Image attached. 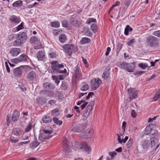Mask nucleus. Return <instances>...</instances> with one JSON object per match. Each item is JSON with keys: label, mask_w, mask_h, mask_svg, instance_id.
Returning <instances> with one entry per match:
<instances>
[{"label": "nucleus", "mask_w": 160, "mask_h": 160, "mask_svg": "<svg viewBox=\"0 0 160 160\" xmlns=\"http://www.w3.org/2000/svg\"><path fill=\"white\" fill-rule=\"evenodd\" d=\"M52 68L53 71V72L56 73H65L67 72L66 69L62 70L60 69L64 68V65L62 64H59L58 62L54 61L51 63Z\"/></svg>", "instance_id": "obj_1"}, {"label": "nucleus", "mask_w": 160, "mask_h": 160, "mask_svg": "<svg viewBox=\"0 0 160 160\" xmlns=\"http://www.w3.org/2000/svg\"><path fill=\"white\" fill-rule=\"evenodd\" d=\"M146 42L148 45L151 47L156 48L159 45L158 38L152 36H150L147 37Z\"/></svg>", "instance_id": "obj_2"}, {"label": "nucleus", "mask_w": 160, "mask_h": 160, "mask_svg": "<svg viewBox=\"0 0 160 160\" xmlns=\"http://www.w3.org/2000/svg\"><path fill=\"white\" fill-rule=\"evenodd\" d=\"M64 148V152L65 155H68L69 153L71 152L72 145L70 142H68L67 139L65 138L62 142Z\"/></svg>", "instance_id": "obj_3"}, {"label": "nucleus", "mask_w": 160, "mask_h": 160, "mask_svg": "<svg viewBox=\"0 0 160 160\" xmlns=\"http://www.w3.org/2000/svg\"><path fill=\"white\" fill-rule=\"evenodd\" d=\"M38 78L37 73L33 71H31L28 72L26 76V79L28 81L34 82L36 81Z\"/></svg>", "instance_id": "obj_4"}, {"label": "nucleus", "mask_w": 160, "mask_h": 160, "mask_svg": "<svg viewBox=\"0 0 160 160\" xmlns=\"http://www.w3.org/2000/svg\"><path fill=\"white\" fill-rule=\"evenodd\" d=\"M94 102L92 101L87 107L83 114V119L84 120H86L89 116L90 112L92 110V107L94 105Z\"/></svg>", "instance_id": "obj_5"}, {"label": "nucleus", "mask_w": 160, "mask_h": 160, "mask_svg": "<svg viewBox=\"0 0 160 160\" xmlns=\"http://www.w3.org/2000/svg\"><path fill=\"white\" fill-rule=\"evenodd\" d=\"M77 148L82 150L85 151L88 153H89L91 151L90 146L85 142H83L82 144H77Z\"/></svg>", "instance_id": "obj_6"}, {"label": "nucleus", "mask_w": 160, "mask_h": 160, "mask_svg": "<svg viewBox=\"0 0 160 160\" xmlns=\"http://www.w3.org/2000/svg\"><path fill=\"white\" fill-rule=\"evenodd\" d=\"M62 48L64 49L65 52L70 56L72 54L74 46L72 44H67L63 45Z\"/></svg>", "instance_id": "obj_7"}, {"label": "nucleus", "mask_w": 160, "mask_h": 160, "mask_svg": "<svg viewBox=\"0 0 160 160\" xmlns=\"http://www.w3.org/2000/svg\"><path fill=\"white\" fill-rule=\"evenodd\" d=\"M101 82V80L99 78L92 79L91 81L92 88L93 90L97 89Z\"/></svg>", "instance_id": "obj_8"}, {"label": "nucleus", "mask_w": 160, "mask_h": 160, "mask_svg": "<svg viewBox=\"0 0 160 160\" xmlns=\"http://www.w3.org/2000/svg\"><path fill=\"white\" fill-rule=\"evenodd\" d=\"M31 42L35 44V49H38L42 48L41 42L36 37H32L30 39Z\"/></svg>", "instance_id": "obj_9"}, {"label": "nucleus", "mask_w": 160, "mask_h": 160, "mask_svg": "<svg viewBox=\"0 0 160 160\" xmlns=\"http://www.w3.org/2000/svg\"><path fill=\"white\" fill-rule=\"evenodd\" d=\"M27 66H21L15 68L13 70V74L15 77L20 76L22 73V69L24 68Z\"/></svg>", "instance_id": "obj_10"}, {"label": "nucleus", "mask_w": 160, "mask_h": 160, "mask_svg": "<svg viewBox=\"0 0 160 160\" xmlns=\"http://www.w3.org/2000/svg\"><path fill=\"white\" fill-rule=\"evenodd\" d=\"M130 99H135L137 96L138 92L135 89L133 88H129L128 90Z\"/></svg>", "instance_id": "obj_11"}, {"label": "nucleus", "mask_w": 160, "mask_h": 160, "mask_svg": "<svg viewBox=\"0 0 160 160\" xmlns=\"http://www.w3.org/2000/svg\"><path fill=\"white\" fill-rule=\"evenodd\" d=\"M86 127V125L85 124H82L81 125L78 124L74 126L72 130L75 132H80L85 129Z\"/></svg>", "instance_id": "obj_12"}, {"label": "nucleus", "mask_w": 160, "mask_h": 160, "mask_svg": "<svg viewBox=\"0 0 160 160\" xmlns=\"http://www.w3.org/2000/svg\"><path fill=\"white\" fill-rule=\"evenodd\" d=\"M87 104L88 102H85L84 101H81L80 102H78L77 103V105H78L80 106V108H81L82 110L84 109ZM79 107H78L76 106H75L74 107L75 109L76 110V111L78 112H80V111L79 109Z\"/></svg>", "instance_id": "obj_13"}, {"label": "nucleus", "mask_w": 160, "mask_h": 160, "mask_svg": "<svg viewBox=\"0 0 160 160\" xmlns=\"http://www.w3.org/2000/svg\"><path fill=\"white\" fill-rule=\"evenodd\" d=\"M75 72V74L73 76V78L77 79H81L82 77V75L80 69L78 66L76 68Z\"/></svg>", "instance_id": "obj_14"}, {"label": "nucleus", "mask_w": 160, "mask_h": 160, "mask_svg": "<svg viewBox=\"0 0 160 160\" xmlns=\"http://www.w3.org/2000/svg\"><path fill=\"white\" fill-rule=\"evenodd\" d=\"M155 125L153 123L147 126L145 130V133L147 135L150 133L153 130L154 128H155Z\"/></svg>", "instance_id": "obj_15"}, {"label": "nucleus", "mask_w": 160, "mask_h": 160, "mask_svg": "<svg viewBox=\"0 0 160 160\" xmlns=\"http://www.w3.org/2000/svg\"><path fill=\"white\" fill-rule=\"evenodd\" d=\"M43 87L45 89L51 90L55 88V86L49 82H46L43 83Z\"/></svg>", "instance_id": "obj_16"}, {"label": "nucleus", "mask_w": 160, "mask_h": 160, "mask_svg": "<svg viewBox=\"0 0 160 160\" xmlns=\"http://www.w3.org/2000/svg\"><path fill=\"white\" fill-rule=\"evenodd\" d=\"M16 38H18L23 42L27 38L26 33L24 32H19L17 35Z\"/></svg>", "instance_id": "obj_17"}, {"label": "nucleus", "mask_w": 160, "mask_h": 160, "mask_svg": "<svg viewBox=\"0 0 160 160\" xmlns=\"http://www.w3.org/2000/svg\"><path fill=\"white\" fill-rule=\"evenodd\" d=\"M91 130L90 129H87L81 133V137L82 138L90 137L91 136Z\"/></svg>", "instance_id": "obj_18"}, {"label": "nucleus", "mask_w": 160, "mask_h": 160, "mask_svg": "<svg viewBox=\"0 0 160 160\" xmlns=\"http://www.w3.org/2000/svg\"><path fill=\"white\" fill-rule=\"evenodd\" d=\"M150 138H147L142 141V146L144 149H147L150 146Z\"/></svg>", "instance_id": "obj_19"}, {"label": "nucleus", "mask_w": 160, "mask_h": 160, "mask_svg": "<svg viewBox=\"0 0 160 160\" xmlns=\"http://www.w3.org/2000/svg\"><path fill=\"white\" fill-rule=\"evenodd\" d=\"M20 52L21 50L19 48H13L11 50L10 53L11 56L14 57L18 55Z\"/></svg>", "instance_id": "obj_20"}, {"label": "nucleus", "mask_w": 160, "mask_h": 160, "mask_svg": "<svg viewBox=\"0 0 160 160\" xmlns=\"http://www.w3.org/2000/svg\"><path fill=\"white\" fill-rule=\"evenodd\" d=\"M151 145L152 147H154L157 145L156 149L159 146L158 145V139L156 137H154L150 139Z\"/></svg>", "instance_id": "obj_21"}, {"label": "nucleus", "mask_w": 160, "mask_h": 160, "mask_svg": "<svg viewBox=\"0 0 160 160\" xmlns=\"http://www.w3.org/2000/svg\"><path fill=\"white\" fill-rule=\"evenodd\" d=\"M50 137H51L49 136H47L43 133H40L38 137V139L42 142H44L45 139H49Z\"/></svg>", "instance_id": "obj_22"}, {"label": "nucleus", "mask_w": 160, "mask_h": 160, "mask_svg": "<svg viewBox=\"0 0 160 160\" xmlns=\"http://www.w3.org/2000/svg\"><path fill=\"white\" fill-rule=\"evenodd\" d=\"M36 56L38 60H43L45 58V54L44 52L42 51L39 52L37 53Z\"/></svg>", "instance_id": "obj_23"}, {"label": "nucleus", "mask_w": 160, "mask_h": 160, "mask_svg": "<svg viewBox=\"0 0 160 160\" xmlns=\"http://www.w3.org/2000/svg\"><path fill=\"white\" fill-rule=\"evenodd\" d=\"M19 113L17 110H15L12 114V121L15 122L16 121L19 117Z\"/></svg>", "instance_id": "obj_24"}, {"label": "nucleus", "mask_w": 160, "mask_h": 160, "mask_svg": "<svg viewBox=\"0 0 160 160\" xmlns=\"http://www.w3.org/2000/svg\"><path fill=\"white\" fill-rule=\"evenodd\" d=\"M10 21L12 23H18L20 22L21 20L19 18L16 16L13 15L10 19Z\"/></svg>", "instance_id": "obj_25"}, {"label": "nucleus", "mask_w": 160, "mask_h": 160, "mask_svg": "<svg viewBox=\"0 0 160 160\" xmlns=\"http://www.w3.org/2000/svg\"><path fill=\"white\" fill-rule=\"evenodd\" d=\"M22 5V1L21 0H19L14 2L12 4V6L14 7H19Z\"/></svg>", "instance_id": "obj_26"}, {"label": "nucleus", "mask_w": 160, "mask_h": 160, "mask_svg": "<svg viewBox=\"0 0 160 160\" xmlns=\"http://www.w3.org/2000/svg\"><path fill=\"white\" fill-rule=\"evenodd\" d=\"M17 39L15 40L13 43V45L14 46L18 47L22 45V44L23 43L21 40L19 39L18 38H17Z\"/></svg>", "instance_id": "obj_27"}, {"label": "nucleus", "mask_w": 160, "mask_h": 160, "mask_svg": "<svg viewBox=\"0 0 160 160\" xmlns=\"http://www.w3.org/2000/svg\"><path fill=\"white\" fill-rule=\"evenodd\" d=\"M91 41L90 39L88 38L84 37L82 38L80 40V43L82 45L85 44L89 43Z\"/></svg>", "instance_id": "obj_28"}, {"label": "nucleus", "mask_w": 160, "mask_h": 160, "mask_svg": "<svg viewBox=\"0 0 160 160\" xmlns=\"http://www.w3.org/2000/svg\"><path fill=\"white\" fill-rule=\"evenodd\" d=\"M135 68V66L131 65L129 63L126 70L128 72H132L134 71Z\"/></svg>", "instance_id": "obj_29"}, {"label": "nucleus", "mask_w": 160, "mask_h": 160, "mask_svg": "<svg viewBox=\"0 0 160 160\" xmlns=\"http://www.w3.org/2000/svg\"><path fill=\"white\" fill-rule=\"evenodd\" d=\"M89 88L88 85L85 82H83L81 84V90L82 91H86Z\"/></svg>", "instance_id": "obj_30"}, {"label": "nucleus", "mask_w": 160, "mask_h": 160, "mask_svg": "<svg viewBox=\"0 0 160 160\" xmlns=\"http://www.w3.org/2000/svg\"><path fill=\"white\" fill-rule=\"evenodd\" d=\"M42 120L44 123H48L52 121V119L50 117L46 115L42 118Z\"/></svg>", "instance_id": "obj_31"}, {"label": "nucleus", "mask_w": 160, "mask_h": 160, "mask_svg": "<svg viewBox=\"0 0 160 160\" xmlns=\"http://www.w3.org/2000/svg\"><path fill=\"white\" fill-rule=\"evenodd\" d=\"M133 30L132 28L127 25L125 28L124 30V34L126 35H128L129 34V32H131Z\"/></svg>", "instance_id": "obj_32"}, {"label": "nucleus", "mask_w": 160, "mask_h": 160, "mask_svg": "<svg viewBox=\"0 0 160 160\" xmlns=\"http://www.w3.org/2000/svg\"><path fill=\"white\" fill-rule=\"evenodd\" d=\"M19 58L21 62H25L27 61V56L25 54H22L21 55L19 56Z\"/></svg>", "instance_id": "obj_33"}, {"label": "nucleus", "mask_w": 160, "mask_h": 160, "mask_svg": "<svg viewBox=\"0 0 160 160\" xmlns=\"http://www.w3.org/2000/svg\"><path fill=\"white\" fill-rule=\"evenodd\" d=\"M109 74L110 72L109 70H106L103 74L102 78L104 79H106L109 77Z\"/></svg>", "instance_id": "obj_34"}, {"label": "nucleus", "mask_w": 160, "mask_h": 160, "mask_svg": "<svg viewBox=\"0 0 160 160\" xmlns=\"http://www.w3.org/2000/svg\"><path fill=\"white\" fill-rule=\"evenodd\" d=\"M40 144V143L37 141H34L31 143L29 145V147L33 149L37 147Z\"/></svg>", "instance_id": "obj_35"}, {"label": "nucleus", "mask_w": 160, "mask_h": 160, "mask_svg": "<svg viewBox=\"0 0 160 160\" xmlns=\"http://www.w3.org/2000/svg\"><path fill=\"white\" fill-rule=\"evenodd\" d=\"M59 39L61 42L64 43L67 40V37L65 34H62L59 36Z\"/></svg>", "instance_id": "obj_36"}, {"label": "nucleus", "mask_w": 160, "mask_h": 160, "mask_svg": "<svg viewBox=\"0 0 160 160\" xmlns=\"http://www.w3.org/2000/svg\"><path fill=\"white\" fill-rule=\"evenodd\" d=\"M84 32L85 35L87 36L91 37L92 33L88 28H85L84 30Z\"/></svg>", "instance_id": "obj_37"}, {"label": "nucleus", "mask_w": 160, "mask_h": 160, "mask_svg": "<svg viewBox=\"0 0 160 160\" xmlns=\"http://www.w3.org/2000/svg\"><path fill=\"white\" fill-rule=\"evenodd\" d=\"M12 133L13 134L17 136H19L21 134V131L19 128L13 129Z\"/></svg>", "instance_id": "obj_38"}, {"label": "nucleus", "mask_w": 160, "mask_h": 160, "mask_svg": "<svg viewBox=\"0 0 160 160\" xmlns=\"http://www.w3.org/2000/svg\"><path fill=\"white\" fill-rule=\"evenodd\" d=\"M91 29L94 33H96L98 30L97 25L95 24H92L91 26Z\"/></svg>", "instance_id": "obj_39"}, {"label": "nucleus", "mask_w": 160, "mask_h": 160, "mask_svg": "<svg viewBox=\"0 0 160 160\" xmlns=\"http://www.w3.org/2000/svg\"><path fill=\"white\" fill-rule=\"evenodd\" d=\"M60 114L59 111V109L56 108L53 110L51 112V114L53 116H58Z\"/></svg>", "instance_id": "obj_40"}, {"label": "nucleus", "mask_w": 160, "mask_h": 160, "mask_svg": "<svg viewBox=\"0 0 160 160\" xmlns=\"http://www.w3.org/2000/svg\"><path fill=\"white\" fill-rule=\"evenodd\" d=\"M24 28V23L22 22L21 24L17 26L15 28L16 29L15 32H18Z\"/></svg>", "instance_id": "obj_41"}, {"label": "nucleus", "mask_w": 160, "mask_h": 160, "mask_svg": "<svg viewBox=\"0 0 160 160\" xmlns=\"http://www.w3.org/2000/svg\"><path fill=\"white\" fill-rule=\"evenodd\" d=\"M51 25L53 28H58L60 26V23L58 21L52 22Z\"/></svg>", "instance_id": "obj_42"}, {"label": "nucleus", "mask_w": 160, "mask_h": 160, "mask_svg": "<svg viewBox=\"0 0 160 160\" xmlns=\"http://www.w3.org/2000/svg\"><path fill=\"white\" fill-rule=\"evenodd\" d=\"M53 120L55 123L58 125H61L62 124V121L61 120H60L57 117H54L53 119Z\"/></svg>", "instance_id": "obj_43"}, {"label": "nucleus", "mask_w": 160, "mask_h": 160, "mask_svg": "<svg viewBox=\"0 0 160 160\" xmlns=\"http://www.w3.org/2000/svg\"><path fill=\"white\" fill-rule=\"evenodd\" d=\"M128 64L126 62H122L120 64L119 67L120 68L126 70Z\"/></svg>", "instance_id": "obj_44"}, {"label": "nucleus", "mask_w": 160, "mask_h": 160, "mask_svg": "<svg viewBox=\"0 0 160 160\" xmlns=\"http://www.w3.org/2000/svg\"><path fill=\"white\" fill-rule=\"evenodd\" d=\"M52 80L55 81V83L57 84V85L58 86L60 82V80L58 76L52 75Z\"/></svg>", "instance_id": "obj_45"}, {"label": "nucleus", "mask_w": 160, "mask_h": 160, "mask_svg": "<svg viewBox=\"0 0 160 160\" xmlns=\"http://www.w3.org/2000/svg\"><path fill=\"white\" fill-rule=\"evenodd\" d=\"M160 98V89L156 92L153 100H158Z\"/></svg>", "instance_id": "obj_46"}, {"label": "nucleus", "mask_w": 160, "mask_h": 160, "mask_svg": "<svg viewBox=\"0 0 160 160\" xmlns=\"http://www.w3.org/2000/svg\"><path fill=\"white\" fill-rule=\"evenodd\" d=\"M68 88V86L67 83L64 81H62L61 88L62 89L65 90Z\"/></svg>", "instance_id": "obj_47"}, {"label": "nucleus", "mask_w": 160, "mask_h": 160, "mask_svg": "<svg viewBox=\"0 0 160 160\" xmlns=\"http://www.w3.org/2000/svg\"><path fill=\"white\" fill-rule=\"evenodd\" d=\"M96 19L93 18H89L87 21L86 23L89 24L92 22H96Z\"/></svg>", "instance_id": "obj_48"}, {"label": "nucleus", "mask_w": 160, "mask_h": 160, "mask_svg": "<svg viewBox=\"0 0 160 160\" xmlns=\"http://www.w3.org/2000/svg\"><path fill=\"white\" fill-rule=\"evenodd\" d=\"M133 142V139H132L130 138L127 144V148H130L132 146Z\"/></svg>", "instance_id": "obj_49"}, {"label": "nucleus", "mask_w": 160, "mask_h": 160, "mask_svg": "<svg viewBox=\"0 0 160 160\" xmlns=\"http://www.w3.org/2000/svg\"><path fill=\"white\" fill-rule=\"evenodd\" d=\"M43 131L44 132L43 134L46 135L47 136H50V134L52 132V130H44Z\"/></svg>", "instance_id": "obj_50"}, {"label": "nucleus", "mask_w": 160, "mask_h": 160, "mask_svg": "<svg viewBox=\"0 0 160 160\" xmlns=\"http://www.w3.org/2000/svg\"><path fill=\"white\" fill-rule=\"evenodd\" d=\"M138 66L142 69H145L148 66V65L145 63H140L138 64Z\"/></svg>", "instance_id": "obj_51"}, {"label": "nucleus", "mask_w": 160, "mask_h": 160, "mask_svg": "<svg viewBox=\"0 0 160 160\" xmlns=\"http://www.w3.org/2000/svg\"><path fill=\"white\" fill-rule=\"evenodd\" d=\"M32 126L31 123H29L27 125L26 128H25V132H29L32 128Z\"/></svg>", "instance_id": "obj_52"}, {"label": "nucleus", "mask_w": 160, "mask_h": 160, "mask_svg": "<svg viewBox=\"0 0 160 160\" xmlns=\"http://www.w3.org/2000/svg\"><path fill=\"white\" fill-rule=\"evenodd\" d=\"M38 3L37 2H35L32 5H29L27 6V8L29 9L36 7V6L38 5Z\"/></svg>", "instance_id": "obj_53"}, {"label": "nucleus", "mask_w": 160, "mask_h": 160, "mask_svg": "<svg viewBox=\"0 0 160 160\" xmlns=\"http://www.w3.org/2000/svg\"><path fill=\"white\" fill-rule=\"evenodd\" d=\"M10 139L11 142L15 143L18 142L19 140L18 139L15 138L13 137H11L10 138Z\"/></svg>", "instance_id": "obj_54"}, {"label": "nucleus", "mask_w": 160, "mask_h": 160, "mask_svg": "<svg viewBox=\"0 0 160 160\" xmlns=\"http://www.w3.org/2000/svg\"><path fill=\"white\" fill-rule=\"evenodd\" d=\"M153 35L156 37L160 38V30L154 31L153 33Z\"/></svg>", "instance_id": "obj_55"}, {"label": "nucleus", "mask_w": 160, "mask_h": 160, "mask_svg": "<svg viewBox=\"0 0 160 160\" xmlns=\"http://www.w3.org/2000/svg\"><path fill=\"white\" fill-rule=\"evenodd\" d=\"M109 155L111 157V159H112L114 158V156L116 155L117 153L114 152H110L109 153Z\"/></svg>", "instance_id": "obj_56"}, {"label": "nucleus", "mask_w": 160, "mask_h": 160, "mask_svg": "<svg viewBox=\"0 0 160 160\" xmlns=\"http://www.w3.org/2000/svg\"><path fill=\"white\" fill-rule=\"evenodd\" d=\"M135 40L134 39H132L130 40L128 42V44L129 46H132L133 43H135Z\"/></svg>", "instance_id": "obj_57"}, {"label": "nucleus", "mask_w": 160, "mask_h": 160, "mask_svg": "<svg viewBox=\"0 0 160 160\" xmlns=\"http://www.w3.org/2000/svg\"><path fill=\"white\" fill-rule=\"evenodd\" d=\"M49 57L51 58H55L56 57V53L55 52L50 53L49 55Z\"/></svg>", "instance_id": "obj_58"}, {"label": "nucleus", "mask_w": 160, "mask_h": 160, "mask_svg": "<svg viewBox=\"0 0 160 160\" xmlns=\"http://www.w3.org/2000/svg\"><path fill=\"white\" fill-rule=\"evenodd\" d=\"M131 115L134 118H135L136 117L137 115L134 110H132L131 111Z\"/></svg>", "instance_id": "obj_59"}, {"label": "nucleus", "mask_w": 160, "mask_h": 160, "mask_svg": "<svg viewBox=\"0 0 160 160\" xmlns=\"http://www.w3.org/2000/svg\"><path fill=\"white\" fill-rule=\"evenodd\" d=\"M21 62L19 59V58L18 57V58H15L13 60V62L14 63H18Z\"/></svg>", "instance_id": "obj_60"}, {"label": "nucleus", "mask_w": 160, "mask_h": 160, "mask_svg": "<svg viewBox=\"0 0 160 160\" xmlns=\"http://www.w3.org/2000/svg\"><path fill=\"white\" fill-rule=\"evenodd\" d=\"M5 65L6 66L7 72L8 73H10V68H9V67L8 65V62H5Z\"/></svg>", "instance_id": "obj_61"}, {"label": "nucleus", "mask_w": 160, "mask_h": 160, "mask_svg": "<svg viewBox=\"0 0 160 160\" xmlns=\"http://www.w3.org/2000/svg\"><path fill=\"white\" fill-rule=\"evenodd\" d=\"M62 26L63 27H66L68 26L67 22L65 20L62 21Z\"/></svg>", "instance_id": "obj_62"}, {"label": "nucleus", "mask_w": 160, "mask_h": 160, "mask_svg": "<svg viewBox=\"0 0 160 160\" xmlns=\"http://www.w3.org/2000/svg\"><path fill=\"white\" fill-rule=\"evenodd\" d=\"M94 95V93L93 92H90L89 93L88 95L86 97V99H88L90 98V97H92Z\"/></svg>", "instance_id": "obj_63"}, {"label": "nucleus", "mask_w": 160, "mask_h": 160, "mask_svg": "<svg viewBox=\"0 0 160 160\" xmlns=\"http://www.w3.org/2000/svg\"><path fill=\"white\" fill-rule=\"evenodd\" d=\"M111 50V48L109 47H108L107 48V51L105 53V55L107 56H108L109 53V52Z\"/></svg>", "instance_id": "obj_64"}]
</instances>
